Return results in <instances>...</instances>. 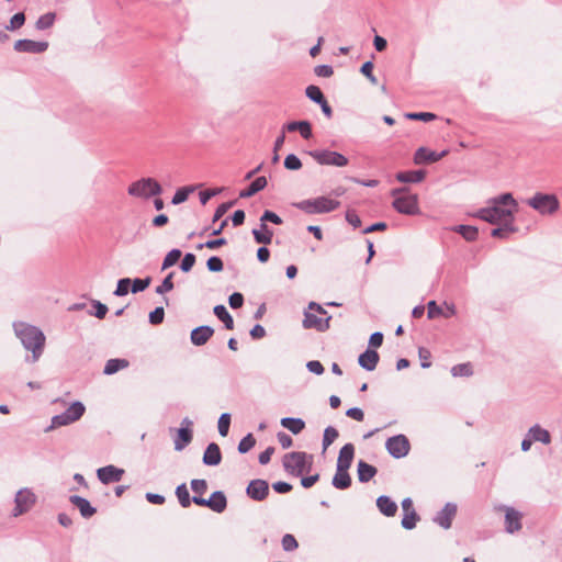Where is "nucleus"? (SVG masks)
<instances>
[{"instance_id":"obj_36","label":"nucleus","mask_w":562,"mask_h":562,"mask_svg":"<svg viewBox=\"0 0 562 562\" xmlns=\"http://www.w3.org/2000/svg\"><path fill=\"white\" fill-rule=\"evenodd\" d=\"M281 425L295 435L300 434L305 427V423L302 419L291 417L282 418Z\"/></svg>"},{"instance_id":"obj_6","label":"nucleus","mask_w":562,"mask_h":562,"mask_svg":"<svg viewBox=\"0 0 562 562\" xmlns=\"http://www.w3.org/2000/svg\"><path fill=\"white\" fill-rule=\"evenodd\" d=\"M326 311L316 303L308 305V311L305 312L303 326L305 328H314L318 331H324L329 327L330 317H325Z\"/></svg>"},{"instance_id":"obj_63","label":"nucleus","mask_w":562,"mask_h":562,"mask_svg":"<svg viewBox=\"0 0 562 562\" xmlns=\"http://www.w3.org/2000/svg\"><path fill=\"white\" fill-rule=\"evenodd\" d=\"M346 415L357 422H362L364 419V413L362 409L358 408V407H352V408H349L347 412H346Z\"/></svg>"},{"instance_id":"obj_12","label":"nucleus","mask_w":562,"mask_h":562,"mask_svg":"<svg viewBox=\"0 0 562 562\" xmlns=\"http://www.w3.org/2000/svg\"><path fill=\"white\" fill-rule=\"evenodd\" d=\"M385 447L394 458H403L409 451V441L404 435H397L386 440Z\"/></svg>"},{"instance_id":"obj_19","label":"nucleus","mask_w":562,"mask_h":562,"mask_svg":"<svg viewBox=\"0 0 562 562\" xmlns=\"http://www.w3.org/2000/svg\"><path fill=\"white\" fill-rule=\"evenodd\" d=\"M506 530L509 533L521 529V514L512 507H505Z\"/></svg>"},{"instance_id":"obj_35","label":"nucleus","mask_w":562,"mask_h":562,"mask_svg":"<svg viewBox=\"0 0 562 562\" xmlns=\"http://www.w3.org/2000/svg\"><path fill=\"white\" fill-rule=\"evenodd\" d=\"M503 226L494 228L491 235L495 238L507 239L512 234L518 232V227L514 223L502 224Z\"/></svg>"},{"instance_id":"obj_52","label":"nucleus","mask_w":562,"mask_h":562,"mask_svg":"<svg viewBox=\"0 0 562 562\" xmlns=\"http://www.w3.org/2000/svg\"><path fill=\"white\" fill-rule=\"evenodd\" d=\"M173 274L175 272H170L166 278L165 280L162 281V283L160 285L157 286L156 289V292L159 293V294H162L165 292H169L173 289V282H172V278H173Z\"/></svg>"},{"instance_id":"obj_25","label":"nucleus","mask_w":562,"mask_h":562,"mask_svg":"<svg viewBox=\"0 0 562 562\" xmlns=\"http://www.w3.org/2000/svg\"><path fill=\"white\" fill-rule=\"evenodd\" d=\"M379 353L374 350L368 349L366 352L360 355L359 364L366 370L372 371L375 369L379 362Z\"/></svg>"},{"instance_id":"obj_15","label":"nucleus","mask_w":562,"mask_h":562,"mask_svg":"<svg viewBox=\"0 0 562 562\" xmlns=\"http://www.w3.org/2000/svg\"><path fill=\"white\" fill-rule=\"evenodd\" d=\"M457 311L453 304L445 303V310L437 305L436 301H429L427 304V316L434 319L438 316L449 318L456 315Z\"/></svg>"},{"instance_id":"obj_4","label":"nucleus","mask_w":562,"mask_h":562,"mask_svg":"<svg viewBox=\"0 0 562 562\" xmlns=\"http://www.w3.org/2000/svg\"><path fill=\"white\" fill-rule=\"evenodd\" d=\"M392 195L394 196L393 207L398 213L414 215L419 212L416 194L409 193L406 189H394Z\"/></svg>"},{"instance_id":"obj_42","label":"nucleus","mask_w":562,"mask_h":562,"mask_svg":"<svg viewBox=\"0 0 562 562\" xmlns=\"http://www.w3.org/2000/svg\"><path fill=\"white\" fill-rule=\"evenodd\" d=\"M181 255V250L179 249H172L171 251H169L164 259L162 269L165 270L176 265L177 261L180 259Z\"/></svg>"},{"instance_id":"obj_31","label":"nucleus","mask_w":562,"mask_h":562,"mask_svg":"<svg viewBox=\"0 0 562 562\" xmlns=\"http://www.w3.org/2000/svg\"><path fill=\"white\" fill-rule=\"evenodd\" d=\"M252 234H254L255 240L258 244L268 245V244H271V241H272L273 232L271 229H269V227L267 226L266 223H261L260 229H254Z\"/></svg>"},{"instance_id":"obj_7","label":"nucleus","mask_w":562,"mask_h":562,"mask_svg":"<svg viewBox=\"0 0 562 562\" xmlns=\"http://www.w3.org/2000/svg\"><path fill=\"white\" fill-rule=\"evenodd\" d=\"M340 202L327 196H318L313 200H304L296 204V206L308 213V214H319V213H328L336 209H338Z\"/></svg>"},{"instance_id":"obj_41","label":"nucleus","mask_w":562,"mask_h":562,"mask_svg":"<svg viewBox=\"0 0 562 562\" xmlns=\"http://www.w3.org/2000/svg\"><path fill=\"white\" fill-rule=\"evenodd\" d=\"M194 191L193 187H183L176 191L172 198V204H180L188 200L189 194Z\"/></svg>"},{"instance_id":"obj_8","label":"nucleus","mask_w":562,"mask_h":562,"mask_svg":"<svg viewBox=\"0 0 562 562\" xmlns=\"http://www.w3.org/2000/svg\"><path fill=\"white\" fill-rule=\"evenodd\" d=\"M527 203L541 214H552L559 209V200L554 194L536 193Z\"/></svg>"},{"instance_id":"obj_3","label":"nucleus","mask_w":562,"mask_h":562,"mask_svg":"<svg viewBox=\"0 0 562 562\" xmlns=\"http://www.w3.org/2000/svg\"><path fill=\"white\" fill-rule=\"evenodd\" d=\"M162 188L154 178H142L132 182L127 188V193L134 198L149 199L159 195Z\"/></svg>"},{"instance_id":"obj_34","label":"nucleus","mask_w":562,"mask_h":562,"mask_svg":"<svg viewBox=\"0 0 562 562\" xmlns=\"http://www.w3.org/2000/svg\"><path fill=\"white\" fill-rule=\"evenodd\" d=\"M128 366L130 362L126 359H110L104 367L103 373L111 375L120 370L126 369Z\"/></svg>"},{"instance_id":"obj_59","label":"nucleus","mask_w":562,"mask_h":562,"mask_svg":"<svg viewBox=\"0 0 562 562\" xmlns=\"http://www.w3.org/2000/svg\"><path fill=\"white\" fill-rule=\"evenodd\" d=\"M191 488L195 494L202 495L207 490V483L205 480H193L191 482Z\"/></svg>"},{"instance_id":"obj_13","label":"nucleus","mask_w":562,"mask_h":562,"mask_svg":"<svg viewBox=\"0 0 562 562\" xmlns=\"http://www.w3.org/2000/svg\"><path fill=\"white\" fill-rule=\"evenodd\" d=\"M48 48L47 42H36L32 40H19L14 43V49L20 53L40 54Z\"/></svg>"},{"instance_id":"obj_32","label":"nucleus","mask_w":562,"mask_h":562,"mask_svg":"<svg viewBox=\"0 0 562 562\" xmlns=\"http://www.w3.org/2000/svg\"><path fill=\"white\" fill-rule=\"evenodd\" d=\"M376 474V469L364 462L359 461L358 463V479L360 482H369Z\"/></svg>"},{"instance_id":"obj_23","label":"nucleus","mask_w":562,"mask_h":562,"mask_svg":"<svg viewBox=\"0 0 562 562\" xmlns=\"http://www.w3.org/2000/svg\"><path fill=\"white\" fill-rule=\"evenodd\" d=\"M457 514V506L447 504L443 509L436 517V521L445 529L450 528L452 519Z\"/></svg>"},{"instance_id":"obj_49","label":"nucleus","mask_w":562,"mask_h":562,"mask_svg":"<svg viewBox=\"0 0 562 562\" xmlns=\"http://www.w3.org/2000/svg\"><path fill=\"white\" fill-rule=\"evenodd\" d=\"M284 167L289 170H299L302 168V162L297 156L290 154L284 159Z\"/></svg>"},{"instance_id":"obj_21","label":"nucleus","mask_w":562,"mask_h":562,"mask_svg":"<svg viewBox=\"0 0 562 562\" xmlns=\"http://www.w3.org/2000/svg\"><path fill=\"white\" fill-rule=\"evenodd\" d=\"M355 457V447L352 443H346L339 451L337 468L348 469L350 468Z\"/></svg>"},{"instance_id":"obj_16","label":"nucleus","mask_w":562,"mask_h":562,"mask_svg":"<svg viewBox=\"0 0 562 562\" xmlns=\"http://www.w3.org/2000/svg\"><path fill=\"white\" fill-rule=\"evenodd\" d=\"M402 508H403V513H404V516L402 519V526L405 529H413L416 526L418 516L414 509L412 499L405 498L402 502Z\"/></svg>"},{"instance_id":"obj_28","label":"nucleus","mask_w":562,"mask_h":562,"mask_svg":"<svg viewBox=\"0 0 562 562\" xmlns=\"http://www.w3.org/2000/svg\"><path fill=\"white\" fill-rule=\"evenodd\" d=\"M425 176H426V173L423 170L404 171V172H398L396 175V179L400 182H404V183H416V182H422L425 179Z\"/></svg>"},{"instance_id":"obj_22","label":"nucleus","mask_w":562,"mask_h":562,"mask_svg":"<svg viewBox=\"0 0 562 562\" xmlns=\"http://www.w3.org/2000/svg\"><path fill=\"white\" fill-rule=\"evenodd\" d=\"M447 155V151H442L440 154H437L436 151H431L427 148H419L414 157V160L416 164H424V162H436L440 160L442 157Z\"/></svg>"},{"instance_id":"obj_2","label":"nucleus","mask_w":562,"mask_h":562,"mask_svg":"<svg viewBox=\"0 0 562 562\" xmlns=\"http://www.w3.org/2000/svg\"><path fill=\"white\" fill-rule=\"evenodd\" d=\"M14 330L23 346L26 349L32 350L33 358L36 361L41 357L45 345V336L42 330L35 326L24 323L16 324L14 326Z\"/></svg>"},{"instance_id":"obj_48","label":"nucleus","mask_w":562,"mask_h":562,"mask_svg":"<svg viewBox=\"0 0 562 562\" xmlns=\"http://www.w3.org/2000/svg\"><path fill=\"white\" fill-rule=\"evenodd\" d=\"M229 425H231V415L227 413L222 414L218 419V432L221 434V436H223V437L227 436L228 430H229Z\"/></svg>"},{"instance_id":"obj_60","label":"nucleus","mask_w":562,"mask_h":562,"mask_svg":"<svg viewBox=\"0 0 562 562\" xmlns=\"http://www.w3.org/2000/svg\"><path fill=\"white\" fill-rule=\"evenodd\" d=\"M195 263V256L193 254H187L181 262V270L189 272Z\"/></svg>"},{"instance_id":"obj_46","label":"nucleus","mask_w":562,"mask_h":562,"mask_svg":"<svg viewBox=\"0 0 562 562\" xmlns=\"http://www.w3.org/2000/svg\"><path fill=\"white\" fill-rule=\"evenodd\" d=\"M305 92L306 95L316 103H321L322 101L325 100L322 90L317 86H308Z\"/></svg>"},{"instance_id":"obj_57","label":"nucleus","mask_w":562,"mask_h":562,"mask_svg":"<svg viewBox=\"0 0 562 562\" xmlns=\"http://www.w3.org/2000/svg\"><path fill=\"white\" fill-rule=\"evenodd\" d=\"M361 74L366 76L372 83H376V78L373 75V64L371 61H366L360 69Z\"/></svg>"},{"instance_id":"obj_5","label":"nucleus","mask_w":562,"mask_h":562,"mask_svg":"<svg viewBox=\"0 0 562 562\" xmlns=\"http://www.w3.org/2000/svg\"><path fill=\"white\" fill-rule=\"evenodd\" d=\"M313 457L305 452H290L283 457V467L286 472L300 475L310 470Z\"/></svg>"},{"instance_id":"obj_11","label":"nucleus","mask_w":562,"mask_h":562,"mask_svg":"<svg viewBox=\"0 0 562 562\" xmlns=\"http://www.w3.org/2000/svg\"><path fill=\"white\" fill-rule=\"evenodd\" d=\"M36 502L34 493L27 488L21 490L15 496V507L13 509V516L18 517L27 513Z\"/></svg>"},{"instance_id":"obj_45","label":"nucleus","mask_w":562,"mask_h":562,"mask_svg":"<svg viewBox=\"0 0 562 562\" xmlns=\"http://www.w3.org/2000/svg\"><path fill=\"white\" fill-rule=\"evenodd\" d=\"M256 445V439L255 437L252 436V434H248L246 437H244L239 445H238V451L240 453H246L248 452L250 449H252Z\"/></svg>"},{"instance_id":"obj_9","label":"nucleus","mask_w":562,"mask_h":562,"mask_svg":"<svg viewBox=\"0 0 562 562\" xmlns=\"http://www.w3.org/2000/svg\"><path fill=\"white\" fill-rule=\"evenodd\" d=\"M86 408L82 403H72L65 413L54 416L52 419L53 427L66 426L77 422L83 415Z\"/></svg>"},{"instance_id":"obj_50","label":"nucleus","mask_w":562,"mask_h":562,"mask_svg":"<svg viewBox=\"0 0 562 562\" xmlns=\"http://www.w3.org/2000/svg\"><path fill=\"white\" fill-rule=\"evenodd\" d=\"M131 283H132V281L128 278H124V279L119 280L116 290L114 291V294L116 296H124V295H126L128 293V291H130Z\"/></svg>"},{"instance_id":"obj_20","label":"nucleus","mask_w":562,"mask_h":562,"mask_svg":"<svg viewBox=\"0 0 562 562\" xmlns=\"http://www.w3.org/2000/svg\"><path fill=\"white\" fill-rule=\"evenodd\" d=\"M214 330L210 326H200L191 331V341L195 346H203L213 336Z\"/></svg>"},{"instance_id":"obj_14","label":"nucleus","mask_w":562,"mask_h":562,"mask_svg":"<svg viewBox=\"0 0 562 562\" xmlns=\"http://www.w3.org/2000/svg\"><path fill=\"white\" fill-rule=\"evenodd\" d=\"M192 423L184 418L182 420V427L177 430V436L175 438V449L180 451L186 446H188L192 440V430L190 429V426Z\"/></svg>"},{"instance_id":"obj_51","label":"nucleus","mask_w":562,"mask_h":562,"mask_svg":"<svg viewBox=\"0 0 562 562\" xmlns=\"http://www.w3.org/2000/svg\"><path fill=\"white\" fill-rule=\"evenodd\" d=\"M297 547H299V543H297L296 539L294 538V536H292L290 533H286L283 536V538H282L283 550L293 551V550L297 549Z\"/></svg>"},{"instance_id":"obj_17","label":"nucleus","mask_w":562,"mask_h":562,"mask_svg":"<svg viewBox=\"0 0 562 562\" xmlns=\"http://www.w3.org/2000/svg\"><path fill=\"white\" fill-rule=\"evenodd\" d=\"M269 493L268 483L263 480H254L247 487V494L255 501H263Z\"/></svg>"},{"instance_id":"obj_56","label":"nucleus","mask_w":562,"mask_h":562,"mask_svg":"<svg viewBox=\"0 0 562 562\" xmlns=\"http://www.w3.org/2000/svg\"><path fill=\"white\" fill-rule=\"evenodd\" d=\"M207 269L212 272H220L223 270V261L220 257H211L206 261Z\"/></svg>"},{"instance_id":"obj_10","label":"nucleus","mask_w":562,"mask_h":562,"mask_svg":"<svg viewBox=\"0 0 562 562\" xmlns=\"http://www.w3.org/2000/svg\"><path fill=\"white\" fill-rule=\"evenodd\" d=\"M310 155L319 165H328V166H336V167H345L348 165V158L337 151L314 150V151H311Z\"/></svg>"},{"instance_id":"obj_1","label":"nucleus","mask_w":562,"mask_h":562,"mask_svg":"<svg viewBox=\"0 0 562 562\" xmlns=\"http://www.w3.org/2000/svg\"><path fill=\"white\" fill-rule=\"evenodd\" d=\"M491 206L479 210L476 217L491 224L514 223L518 203L512 193H503L491 201Z\"/></svg>"},{"instance_id":"obj_43","label":"nucleus","mask_w":562,"mask_h":562,"mask_svg":"<svg viewBox=\"0 0 562 562\" xmlns=\"http://www.w3.org/2000/svg\"><path fill=\"white\" fill-rule=\"evenodd\" d=\"M338 437V431L334 427H327L323 437V449L326 450Z\"/></svg>"},{"instance_id":"obj_47","label":"nucleus","mask_w":562,"mask_h":562,"mask_svg":"<svg viewBox=\"0 0 562 562\" xmlns=\"http://www.w3.org/2000/svg\"><path fill=\"white\" fill-rule=\"evenodd\" d=\"M458 232L469 241L475 240L479 234L477 228L465 225H461Z\"/></svg>"},{"instance_id":"obj_27","label":"nucleus","mask_w":562,"mask_h":562,"mask_svg":"<svg viewBox=\"0 0 562 562\" xmlns=\"http://www.w3.org/2000/svg\"><path fill=\"white\" fill-rule=\"evenodd\" d=\"M70 502L80 510L81 515L86 518L91 517L95 513V509L83 497L74 495L70 497Z\"/></svg>"},{"instance_id":"obj_58","label":"nucleus","mask_w":562,"mask_h":562,"mask_svg":"<svg viewBox=\"0 0 562 562\" xmlns=\"http://www.w3.org/2000/svg\"><path fill=\"white\" fill-rule=\"evenodd\" d=\"M165 316V311L162 307H156L153 312L149 314V322L153 325H158L162 323Z\"/></svg>"},{"instance_id":"obj_64","label":"nucleus","mask_w":562,"mask_h":562,"mask_svg":"<svg viewBox=\"0 0 562 562\" xmlns=\"http://www.w3.org/2000/svg\"><path fill=\"white\" fill-rule=\"evenodd\" d=\"M93 306L95 307V313H94L95 317L99 319H103L108 313L106 305L99 301H94Z\"/></svg>"},{"instance_id":"obj_18","label":"nucleus","mask_w":562,"mask_h":562,"mask_svg":"<svg viewBox=\"0 0 562 562\" xmlns=\"http://www.w3.org/2000/svg\"><path fill=\"white\" fill-rule=\"evenodd\" d=\"M99 480L104 483L109 484L112 482H119L121 481L124 470L119 469L114 465H108L104 468H100L97 472Z\"/></svg>"},{"instance_id":"obj_33","label":"nucleus","mask_w":562,"mask_h":562,"mask_svg":"<svg viewBox=\"0 0 562 562\" xmlns=\"http://www.w3.org/2000/svg\"><path fill=\"white\" fill-rule=\"evenodd\" d=\"M267 186V179L266 177H258L255 181L251 182V184L248 187V189L241 191L239 193L240 198H249L255 195L257 192L263 190Z\"/></svg>"},{"instance_id":"obj_53","label":"nucleus","mask_w":562,"mask_h":562,"mask_svg":"<svg viewBox=\"0 0 562 562\" xmlns=\"http://www.w3.org/2000/svg\"><path fill=\"white\" fill-rule=\"evenodd\" d=\"M25 22V15L24 13L20 12V13H15L11 20H10V24L7 26L8 30H11V31H14V30H18L20 29Z\"/></svg>"},{"instance_id":"obj_24","label":"nucleus","mask_w":562,"mask_h":562,"mask_svg":"<svg viewBox=\"0 0 562 562\" xmlns=\"http://www.w3.org/2000/svg\"><path fill=\"white\" fill-rule=\"evenodd\" d=\"M222 460V453L220 447L212 442L207 446L204 456L203 462L207 465H217Z\"/></svg>"},{"instance_id":"obj_39","label":"nucleus","mask_w":562,"mask_h":562,"mask_svg":"<svg viewBox=\"0 0 562 562\" xmlns=\"http://www.w3.org/2000/svg\"><path fill=\"white\" fill-rule=\"evenodd\" d=\"M177 497L182 507L188 508L191 505L189 490L186 484H181L176 490Z\"/></svg>"},{"instance_id":"obj_38","label":"nucleus","mask_w":562,"mask_h":562,"mask_svg":"<svg viewBox=\"0 0 562 562\" xmlns=\"http://www.w3.org/2000/svg\"><path fill=\"white\" fill-rule=\"evenodd\" d=\"M529 435L531 436V439L535 441L549 443L551 440L549 431L546 429H542L539 426H533L532 428H530Z\"/></svg>"},{"instance_id":"obj_44","label":"nucleus","mask_w":562,"mask_h":562,"mask_svg":"<svg viewBox=\"0 0 562 562\" xmlns=\"http://www.w3.org/2000/svg\"><path fill=\"white\" fill-rule=\"evenodd\" d=\"M55 18H56L55 13H52V12L42 15L36 21V29L45 30V29L50 27L55 22Z\"/></svg>"},{"instance_id":"obj_61","label":"nucleus","mask_w":562,"mask_h":562,"mask_svg":"<svg viewBox=\"0 0 562 562\" xmlns=\"http://www.w3.org/2000/svg\"><path fill=\"white\" fill-rule=\"evenodd\" d=\"M261 223H265V222H271V223H274L277 225H280L282 224V220L279 215H277L276 213L271 212V211H266L261 218H260Z\"/></svg>"},{"instance_id":"obj_30","label":"nucleus","mask_w":562,"mask_h":562,"mask_svg":"<svg viewBox=\"0 0 562 562\" xmlns=\"http://www.w3.org/2000/svg\"><path fill=\"white\" fill-rule=\"evenodd\" d=\"M376 505L382 514L392 517L396 514L397 505L387 496H380Z\"/></svg>"},{"instance_id":"obj_55","label":"nucleus","mask_w":562,"mask_h":562,"mask_svg":"<svg viewBox=\"0 0 562 562\" xmlns=\"http://www.w3.org/2000/svg\"><path fill=\"white\" fill-rule=\"evenodd\" d=\"M406 117L409 120L429 122V121L435 120L436 115L430 112H419V113H407Z\"/></svg>"},{"instance_id":"obj_37","label":"nucleus","mask_w":562,"mask_h":562,"mask_svg":"<svg viewBox=\"0 0 562 562\" xmlns=\"http://www.w3.org/2000/svg\"><path fill=\"white\" fill-rule=\"evenodd\" d=\"M214 314L225 324L227 329L234 328V321L231 314L227 312L224 305H216L214 307Z\"/></svg>"},{"instance_id":"obj_29","label":"nucleus","mask_w":562,"mask_h":562,"mask_svg":"<svg viewBox=\"0 0 562 562\" xmlns=\"http://www.w3.org/2000/svg\"><path fill=\"white\" fill-rule=\"evenodd\" d=\"M350 484H351V479L348 473V469L341 470L340 468H337L336 474L333 479V485L336 488L345 490V488L349 487Z\"/></svg>"},{"instance_id":"obj_54","label":"nucleus","mask_w":562,"mask_h":562,"mask_svg":"<svg viewBox=\"0 0 562 562\" xmlns=\"http://www.w3.org/2000/svg\"><path fill=\"white\" fill-rule=\"evenodd\" d=\"M131 284H132L131 291L133 293H137L140 291H144L145 289H147L149 286L150 278L135 279Z\"/></svg>"},{"instance_id":"obj_62","label":"nucleus","mask_w":562,"mask_h":562,"mask_svg":"<svg viewBox=\"0 0 562 562\" xmlns=\"http://www.w3.org/2000/svg\"><path fill=\"white\" fill-rule=\"evenodd\" d=\"M225 244H226L225 238H218V239L209 240L205 244H200L198 246V248L202 249L203 247H206L209 249H216V248L224 246Z\"/></svg>"},{"instance_id":"obj_26","label":"nucleus","mask_w":562,"mask_h":562,"mask_svg":"<svg viewBox=\"0 0 562 562\" xmlns=\"http://www.w3.org/2000/svg\"><path fill=\"white\" fill-rule=\"evenodd\" d=\"M227 505V501L225 495L222 492H214L211 497L207 499V507L216 513H222L225 510Z\"/></svg>"},{"instance_id":"obj_40","label":"nucleus","mask_w":562,"mask_h":562,"mask_svg":"<svg viewBox=\"0 0 562 562\" xmlns=\"http://www.w3.org/2000/svg\"><path fill=\"white\" fill-rule=\"evenodd\" d=\"M451 373L453 376H470L473 373V368L470 362L460 363L452 367Z\"/></svg>"}]
</instances>
